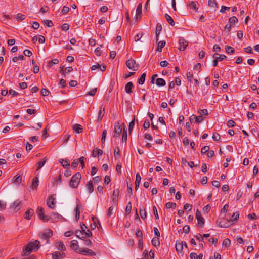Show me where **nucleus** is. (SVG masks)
I'll use <instances>...</instances> for the list:
<instances>
[{"instance_id": "f257e3e1", "label": "nucleus", "mask_w": 259, "mask_h": 259, "mask_svg": "<svg viewBox=\"0 0 259 259\" xmlns=\"http://www.w3.org/2000/svg\"><path fill=\"white\" fill-rule=\"evenodd\" d=\"M40 242L38 240L34 242H30L23 248L22 256H28L32 250L36 249L37 250L40 247Z\"/></svg>"}, {"instance_id": "f03ea898", "label": "nucleus", "mask_w": 259, "mask_h": 259, "mask_svg": "<svg viewBox=\"0 0 259 259\" xmlns=\"http://www.w3.org/2000/svg\"><path fill=\"white\" fill-rule=\"evenodd\" d=\"M81 178V175L80 173L77 172L74 175L71 180L70 181L69 185L71 188H77L78 184L80 183V179Z\"/></svg>"}, {"instance_id": "7ed1b4c3", "label": "nucleus", "mask_w": 259, "mask_h": 259, "mask_svg": "<svg viewBox=\"0 0 259 259\" xmlns=\"http://www.w3.org/2000/svg\"><path fill=\"white\" fill-rule=\"evenodd\" d=\"M22 206V201L19 200H16L13 203L11 204L9 209L14 212H17L21 209Z\"/></svg>"}, {"instance_id": "20e7f679", "label": "nucleus", "mask_w": 259, "mask_h": 259, "mask_svg": "<svg viewBox=\"0 0 259 259\" xmlns=\"http://www.w3.org/2000/svg\"><path fill=\"white\" fill-rule=\"evenodd\" d=\"M126 66L130 69L133 71H137L139 68V65L136 63L135 60L131 59L126 62Z\"/></svg>"}, {"instance_id": "39448f33", "label": "nucleus", "mask_w": 259, "mask_h": 259, "mask_svg": "<svg viewBox=\"0 0 259 259\" xmlns=\"http://www.w3.org/2000/svg\"><path fill=\"white\" fill-rule=\"evenodd\" d=\"M47 205L51 209H54L56 205L55 195L50 196L47 200Z\"/></svg>"}, {"instance_id": "423d86ee", "label": "nucleus", "mask_w": 259, "mask_h": 259, "mask_svg": "<svg viewBox=\"0 0 259 259\" xmlns=\"http://www.w3.org/2000/svg\"><path fill=\"white\" fill-rule=\"evenodd\" d=\"M36 213L39 217V218L44 222H46L49 221V219L48 216L44 214V210L43 208L38 207L37 209Z\"/></svg>"}, {"instance_id": "0eeeda50", "label": "nucleus", "mask_w": 259, "mask_h": 259, "mask_svg": "<svg viewBox=\"0 0 259 259\" xmlns=\"http://www.w3.org/2000/svg\"><path fill=\"white\" fill-rule=\"evenodd\" d=\"M53 235V232L50 229L46 230L42 234H39L40 238L42 240L49 239Z\"/></svg>"}, {"instance_id": "6e6552de", "label": "nucleus", "mask_w": 259, "mask_h": 259, "mask_svg": "<svg viewBox=\"0 0 259 259\" xmlns=\"http://www.w3.org/2000/svg\"><path fill=\"white\" fill-rule=\"evenodd\" d=\"M179 44L180 45L179 49L181 51H184L188 45V42L182 37L179 39Z\"/></svg>"}, {"instance_id": "1a4fd4ad", "label": "nucleus", "mask_w": 259, "mask_h": 259, "mask_svg": "<svg viewBox=\"0 0 259 259\" xmlns=\"http://www.w3.org/2000/svg\"><path fill=\"white\" fill-rule=\"evenodd\" d=\"M122 132V127L120 125L119 123H117L115 124L114 129V135H113V137H119Z\"/></svg>"}, {"instance_id": "9d476101", "label": "nucleus", "mask_w": 259, "mask_h": 259, "mask_svg": "<svg viewBox=\"0 0 259 259\" xmlns=\"http://www.w3.org/2000/svg\"><path fill=\"white\" fill-rule=\"evenodd\" d=\"M196 218L198 221V224L200 226H202L204 224V220L202 217L201 212L197 210L196 213Z\"/></svg>"}, {"instance_id": "9b49d317", "label": "nucleus", "mask_w": 259, "mask_h": 259, "mask_svg": "<svg viewBox=\"0 0 259 259\" xmlns=\"http://www.w3.org/2000/svg\"><path fill=\"white\" fill-rule=\"evenodd\" d=\"M81 228L82 232L86 236L92 237V234L90 230L87 228V227L84 224L81 225Z\"/></svg>"}, {"instance_id": "f8f14e48", "label": "nucleus", "mask_w": 259, "mask_h": 259, "mask_svg": "<svg viewBox=\"0 0 259 259\" xmlns=\"http://www.w3.org/2000/svg\"><path fill=\"white\" fill-rule=\"evenodd\" d=\"M198 3L197 2L192 1L191 2H188L187 6H189L191 9H194L195 11H197L198 9Z\"/></svg>"}, {"instance_id": "ddd939ff", "label": "nucleus", "mask_w": 259, "mask_h": 259, "mask_svg": "<svg viewBox=\"0 0 259 259\" xmlns=\"http://www.w3.org/2000/svg\"><path fill=\"white\" fill-rule=\"evenodd\" d=\"M119 190L118 189L114 190L112 195V201L114 204H116L118 201L119 195Z\"/></svg>"}, {"instance_id": "4468645a", "label": "nucleus", "mask_w": 259, "mask_h": 259, "mask_svg": "<svg viewBox=\"0 0 259 259\" xmlns=\"http://www.w3.org/2000/svg\"><path fill=\"white\" fill-rule=\"evenodd\" d=\"M73 71V68L72 67H67L65 68L64 71V66H62L60 68V73H62L63 75L65 76V73H70Z\"/></svg>"}, {"instance_id": "2eb2a0df", "label": "nucleus", "mask_w": 259, "mask_h": 259, "mask_svg": "<svg viewBox=\"0 0 259 259\" xmlns=\"http://www.w3.org/2000/svg\"><path fill=\"white\" fill-rule=\"evenodd\" d=\"M79 253L83 254H85L86 253L89 254L90 255H95V253L92 250L89 249H83L80 248L79 250Z\"/></svg>"}, {"instance_id": "dca6fc26", "label": "nucleus", "mask_w": 259, "mask_h": 259, "mask_svg": "<svg viewBox=\"0 0 259 259\" xmlns=\"http://www.w3.org/2000/svg\"><path fill=\"white\" fill-rule=\"evenodd\" d=\"M134 85L132 82H128L125 86V91L126 93L131 94L132 92V89Z\"/></svg>"}, {"instance_id": "f3484780", "label": "nucleus", "mask_w": 259, "mask_h": 259, "mask_svg": "<svg viewBox=\"0 0 259 259\" xmlns=\"http://www.w3.org/2000/svg\"><path fill=\"white\" fill-rule=\"evenodd\" d=\"M39 180H38V175L36 176L32 180V188L34 189H36L38 186Z\"/></svg>"}, {"instance_id": "a211bd4d", "label": "nucleus", "mask_w": 259, "mask_h": 259, "mask_svg": "<svg viewBox=\"0 0 259 259\" xmlns=\"http://www.w3.org/2000/svg\"><path fill=\"white\" fill-rule=\"evenodd\" d=\"M60 162L64 168H68L70 166V161L68 159H61Z\"/></svg>"}, {"instance_id": "6ab92c4d", "label": "nucleus", "mask_w": 259, "mask_h": 259, "mask_svg": "<svg viewBox=\"0 0 259 259\" xmlns=\"http://www.w3.org/2000/svg\"><path fill=\"white\" fill-rule=\"evenodd\" d=\"M64 255V253H60L59 252H55L52 254L53 259H62Z\"/></svg>"}, {"instance_id": "aec40b11", "label": "nucleus", "mask_w": 259, "mask_h": 259, "mask_svg": "<svg viewBox=\"0 0 259 259\" xmlns=\"http://www.w3.org/2000/svg\"><path fill=\"white\" fill-rule=\"evenodd\" d=\"M34 213V211L32 209H29L25 213L24 218L27 220H30L31 217Z\"/></svg>"}, {"instance_id": "412c9836", "label": "nucleus", "mask_w": 259, "mask_h": 259, "mask_svg": "<svg viewBox=\"0 0 259 259\" xmlns=\"http://www.w3.org/2000/svg\"><path fill=\"white\" fill-rule=\"evenodd\" d=\"M86 188L89 193H91L94 191V187L93 185V182L90 180L86 185Z\"/></svg>"}, {"instance_id": "4be33fe9", "label": "nucleus", "mask_w": 259, "mask_h": 259, "mask_svg": "<svg viewBox=\"0 0 259 259\" xmlns=\"http://www.w3.org/2000/svg\"><path fill=\"white\" fill-rule=\"evenodd\" d=\"M213 58L217 59L218 61H221L227 58L226 55L223 54H219L218 53L214 54L213 55Z\"/></svg>"}, {"instance_id": "5701e85b", "label": "nucleus", "mask_w": 259, "mask_h": 259, "mask_svg": "<svg viewBox=\"0 0 259 259\" xmlns=\"http://www.w3.org/2000/svg\"><path fill=\"white\" fill-rule=\"evenodd\" d=\"M164 17L169 25L171 26H174L175 25V22L170 16L166 13L164 15Z\"/></svg>"}, {"instance_id": "b1692460", "label": "nucleus", "mask_w": 259, "mask_h": 259, "mask_svg": "<svg viewBox=\"0 0 259 259\" xmlns=\"http://www.w3.org/2000/svg\"><path fill=\"white\" fill-rule=\"evenodd\" d=\"M103 154V151L99 149H95L93 150L92 155L93 157H96L97 155L101 156Z\"/></svg>"}, {"instance_id": "393cba45", "label": "nucleus", "mask_w": 259, "mask_h": 259, "mask_svg": "<svg viewBox=\"0 0 259 259\" xmlns=\"http://www.w3.org/2000/svg\"><path fill=\"white\" fill-rule=\"evenodd\" d=\"M162 30V26L160 23H158L156 25V40H158L159 39V35L160 34V31Z\"/></svg>"}, {"instance_id": "a878e982", "label": "nucleus", "mask_w": 259, "mask_h": 259, "mask_svg": "<svg viewBox=\"0 0 259 259\" xmlns=\"http://www.w3.org/2000/svg\"><path fill=\"white\" fill-rule=\"evenodd\" d=\"M155 83L157 86H164L166 84L165 81L163 78H157L156 80Z\"/></svg>"}, {"instance_id": "bb28decb", "label": "nucleus", "mask_w": 259, "mask_h": 259, "mask_svg": "<svg viewBox=\"0 0 259 259\" xmlns=\"http://www.w3.org/2000/svg\"><path fill=\"white\" fill-rule=\"evenodd\" d=\"M55 246L56 248L60 250H65L66 248L63 243L61 242H57L55 243Z\"/></svg>"}, {"instance_id": "cd10ccee", "label": "nucleus", "mask_w": 259, "mask_h": 259, "mask_svg": "<svg viewBox=\"0 0 259 259\" xmlns=\"http://www.w3.org/2000/svg\"><path fill=\"white\" fill-rule=\"evenodd\" d=\"M183 249V243L181 242H176V249L178 252L182 253Z\"/></svg>"}, {"instance_id": "c85d7f7f", "label": "nucleus", "mask_w": 259, "mask_h": 259, "mask_svg": "<svg viewBox=\"0 0 259 259\" xmlns=\"http://www.w3.org/2000/svg\"><path fill=\"white\" fill-rule=\"evenodd\" d=\"M146 73H143L141 77H140V78L138 79V82L139 84H144V82H145V78H146Z\"/></svg>"}, {"instance_id": "c756f323", "label": "nucleus", "mask_w": 259, "mask_h": 259, "mask_svg": "<svg viewBox=\"0 0 259 259\" xmlns=\"http://www.w3.org/2000/svg\"><path fill=\"white\" fill-rule=\"evenodd\" d=\"M225 51L228 54H233L235 52L234 49L229 46H226L225 47Z\"/></svg>"}, {"instance_id": "7c9ffc66", "label": "nucleus", "mask_w": 259, "mask_h": 259, "mask_svg": "<svg viewBox=\"0 0 259 259\" xmlns=\"http://www.w3.org/2000/svg\"><path fill=\"white\" fill-rule=\"evenodd\" d=\"M73 130L77 133H80L82 131V128L81 127V125L78 124H75L74 125Z\"/></svg>"}, {"instance_id": "2f4dec72", "label": "nucleus", "mask_w": 259, "mask_h": 259, "mask_svg": "<svg viewBox=\"0 0 259 259\" xmlns=\"http://www.w3.org/2000/svg\"><path fill=\"white\" fill-rule=\"evenodd\" d=\"M152 244L154 246H158L160 245L159 237H154L152 240Z\"/></svg>"}, {"instance_id": "473e14b6", "label": "nucleus", "mask_w": 259, "mask_h": 259, "mask_svg": "<svg viewBox=\"0 0 259 259\" xmlns=\"http://www.w3.org/2000/svg\"><path fill=\"white\" fill-rule=\"evenodd\" d=\"M239 217V213L238 212H234L233 215L231 217V218L230 219V222H234L237 220Z\"/></svg>"}, {"instance_id": "72a5a7b5", "label": "nucleus", "mask_w": 259, "mask_h": 259, "mask_svg": "<svg viewBox=\"0 0 259 259\" xmlns=\"http://www.w3.org/2000/svg\"><path fill=\"white\" fill-rule=\"evenodd\" d=\"M142 5L141 3H140L138 5L137 8H136V15L137 17L138 16H140L142 13Z\"/></svg>"}, {"instance_id": "f704fd0d", "label": "nucleus", "mask_w": 259, "mask_h": 259, "mask_svg": "<svg viewBox=\"0 0 259 259\" xmlns=\"http://www.w3.org/2000/svg\"><path fill=\"white\" fill-rule=\"evenodd\" d=\"M127 130L125 128H124L123 133H122V141L123 142H124L125 144L126 143L127 141Z\"/></svg>"}, {"instance_id": "c9c22d12", "label": "nucleus", "mask_w": 259, "mask_h": 259, "mask_svg": "<svg viewBox=\"0 0 259 259\" xmlns=\"http://www.w3.org/2000/svg\"><path fill=\"white\" fill-rule=\"evenodd\" d=\"M84 234L82 232V231L77 230L75 232V235L76 236V237L81 239H82L83 238H84Z\"/></svg>"}, {"instance_id": "e433bc0d", "label": "nucleus", "mask_w": 259, "mask_h": 259, "mask_svg": "<svg viewBox=\"0 0 259 259\" xmlns=\"http://www.w3.org/2000/svg\"><path fill=\"white\" fill-rule=\"evenodd\" d=\"M165 41H160L158 44L157 47V51L161 52L162 49L165 46Z\"/></svg>"}, {"instance_id": "4c0bfd02", "label": "nucleus", "mask_w": 259, "mask_h": 259, "mask_svg": "<svg viewBox=\"0 0 259 259\" xmlns=\"http://www.w3.org/2000/svg\"><path fill=\"white\" fill-rule=\"evenodd\" d=\"M167 209L174 208L175 209L177 206L176 203L167 202L165 204Z\"/></svg>"}, {"instance_id": "58836bf2", "label": "nucleus", "mask_w": 259, "mask_h": 259, "mask_svg": "<svg viewBox=\"0 0 259 259\" xmlns=\"http://www.w3.org/2000/svg\"><path fill=\"white\" fill-rule=\"evenodd\" d=\"M46 161H47V158H44L41 161L37 163V170H39V169H40L44 165V164L46 163Z\"/></svg>"}, {"instance_id": "ea45409f", "label": "nucleus", "mask_w": 259, "mask_h": 259, "mask_svg": "<svg viewBox=\"0 0 259 259\" xmlns=\"http://www.w3.org/2000/svg\"><path fill=\"white\" fill-rule=\"evenodd\" d=\"M16 19L19 21H22L25 19V16L22 14L19 13L15 16Z\"/></svg>"}, {"instance_id": "a19ab883", "label": "nucleus", "mask_w": 259, "mask_h": 259, "mask_svg": "<svg viewBox=\"0 0 259 259\" xmlns=\"http://www.w3.org/2000/svg\"><path fill=\"white\" fill-rule=\"evenodd\" d=\"M105 108L101 107L99 113H98V119L99 121H101L102 120V117L104 116V114L103 113V112H104Z\"/></svg>"}, {"instance_id": "79ce46f5", "label": "nucleus", "mask_w": 259, "mask_h": 259, "mask_svg": "<svg viewBox=\"0 0 259 259\" xmlns=\"http://www.w3.org/2000/svg\"><path fill=\"white\" fill-rule=\"evenodd\" d=\"M81 207V205L78 204L77 205L76 209H75V213H76V219L77 220L79 219V215H80V208Z\"/></svg>"}, {"instance_id": "37998d69", "label": "nucleus", "mask_w": 259, "mask_h": 259, "mask_svg": "<svg viewBox=\"0 0 259 259\" xmlns=\"http://www.w3.org/2000/svg\"><path fill=\"white\" fill-rule=\"evenodd\" d=\"M140 214L142 219H144L146 218V211L145 209L140 208Z\"/></svg>"}, {"instance_id": "c03bdc74", "label": "nucleus", "mask_w": 259, "mask_h": 259, "mask_svg": "<svg viewBox=\"0 0 259 259\" xmlns=\"http://www.w3.org/2000/svg\"><path fill=\"white\" fill-rule=\"evenodd\" d=\"M208 5L213 8H217V4L215 0H209Z\"/></svg>"}, {"instance_id": "a18cd8bd", "label": "nucleus", "mask_w": 259, "mask_h": 259, "mask_svg": "<svg viewBox=\"0 0 259 259\" xmlns=\"http://www.w3.org/2000/svg\"><path fill=\"white\" fill-rule=\"evenodd\" d=\"M22 177L21 176L16 175L14 177V182L16 184H19L21 182Z\"/></svg>"}, {"instance_id": "49530a36", "label": "nucleus", "mask_w": 259, "mask_h": 259, "mask_svg": "<svg viewBox=\"0 0 259 259\" xmlns=\"http://www.w3.org/2000/svg\"><path fill=\"white\" fill-rule=\"evenodd\" d=\"M59 63V60L57 59H54L49 61L48 65L50 67H52L53 64H57Z\"/></svg>"}, {"instance_id": "de8ad7c7", "label": "nucleus", "mask_w": 259, "mask_h": 259, "mask_svg": "<svg viewBox=\"0 0 259 259\" xmlns=\"http://www.w3.org/2000/svg\"><path fill=\"white\" fill-rule=\"evenodd\" d=\"M230 244H231V241L228 238L225 239L223 240V243H222L223 246H225V247H228V246H230Z\"/></svg>"}, {"instance_id": "09e8293b", "label": "nucleus", "mask_w": 259, "mask_h": 259, "mask_svg": "<svg viewBox=\"0 0 259 259\" xmlns=\"http://www.w3.org/2000/svg\"><path fill=\"white\" fill-rule=\"evenodd\" d=\"M230 24H235L238 22V19L235 16H232L229 19Z\"/></svg>"}, {"instance_id": "8fccbe9b", "label": "nucleus", "mask_w": 259, "mask_h": 259, "mask_svg": "<svg viewBox=\"0 0 259 259\" xmlns=\"http://www.w3.org/2000/svg\"><path fill=\"white\" fill-rule=\"evenodd\" d=\"M114 154L115 158H118L120 156V150L118 147H116L114 149Z\"/></svg>"}, {"instance_id": "3c124183", "label": "nucleus", "mask_w": 259, "mask_h": 259, "mask_svg": "<svg viewBox=\"0 0 259 259\" xmlns=\"http://www.w3.org/2000/svg\"><path fill=\"white\" fill-rule=\"evenodd\" d=\"M143 34H144V33L142 32L139 33L137 34L134 37L135 41H138L140 40V39L142 37Z\"/></svg>"}, {"instance_id": "603ef678", "label": "nucleus", "mask_w": 259, "mask_h": 259, "mask_svg": "<svg viewBox=\"0 0 259 259\" xmlns=\"http://www.w3.org/2000/svg\"><path fill=\"white\" fill-rule=\"evenodd\" d=\"M70 247L71 248L76 250L78 247V243L76 241H73L71 244Z\"/></svg>"}, {"instance_id": "864d4df0", "label": "nucleus", "mask_w": 259, "mask_h": 259, "mask_svg": "<svg viewBox=\"0 0 259 259\" xmlns=\"http://www.w3.org/2000/svg\"><path fill=\"white\" fill-rule=\"evenodd\" d=\"M85 159H86V158L83 156L81 157L78 159L79 162H80L81 163V166L82 168H83L85 166L84 162H85Z\"/></svg>"}, {"instance_id": "5fc2aeb1", "label": "nucleus", "mask_w": 259, "mask_h": 259, "mask_svg": "<svg viewBox=\"0 0 259 259\" xmlns=\"http://www.w3.org/2000/svg\"><path fill=\"white\" fill-rule=\"evenodd\" d=\"M212 139L215 141H218L220 139V135L217 133H214L213 134Z\"/></svg>"}, {"instance_id": "6e6d98bb", "label": "nucleus", "mask_w": 259, "mask_h": 259, "mask_svg": "<svg viewBox=\"0 0 259 259\" xmlns=\"http://www.w3.org/2000/svg\"><path fill=\"white\" fill-rule=\"evenodd\" d=\"M132 210V203L131 202H129L127 204V205L125 208V212L128 214L130 213Z\"/></svg>"}, {"instance_id": "4d7b16f0", "label": "nucleus", "mask_w": 259, "mask_h": 259, "mask_svg": "<svg viewBox=\"0 0 259 259\" xmlns=\"http://www.w3.org/2000/svg\"><path fill=\"white\" fill-rule=\"evenodd\" d=\"M106 134H107V130L104 129L103 131L102 138H101V142L102 143H104V142H105Z\"/></svg>"}, {"instance_id": "13d9d810", "label": "nucleus", "mask_w": 259, "mask_h": 259, "mask_svg": "<svg viewBox=\"0 0 259 259\" xmlns=\"http://www.w3.org/2000/svg\"><path fill=\"white\" fill-rule=\"evenodd\" d=\"M209 149V147L208 146H204L201 148V152L202 154L206 153Z\"/></svg>"}, {"instance_id": "bf43d9fd", "label": "nucleus", "mask_w": 259, "mask_h": 259, "mask_svg": "<svg viewBox=\"0 0 259 259\" xmlns=\"http://www.w3.org/2000/svg\"><path fill=\"white\" fill-rule=\"evenodd\" d=\"M61 182V175L60 174L54 180L53 184L56 183L57 184H60Z\"/></svg>"}, {"instance_id": "052dcab7", "label": "nucleus", "mask_w": 259, "mask_h": 259, "mask_svg": "<svg viewBox=\"0 0 259 259\" xmlns=\"http://www.w3.org/2000/svg\"><path fill=\"white\" fill-rule=\"evenodd\" d=\"M50 93L49 91L47 89H42L41 91V94L42 96H48Z\"/></svg>"}, {"instance_id": "680f3d73", "label": "nucleus", "mask_w": 259, "mask_h": 259, "mask_svg": "<svg viewBox=\"0 0 259 259\" xmlns=\"http://www.w3.org/2000/svg\"><path fill=\"white\" fill-rule=\"evenodd\" d=\"M6 207V203L0 200V210H4Z\"/></svg>"}, {"instance_id": "e2e57ef3", "label": "nucleus", "mask_w": 259, "mask_h": 259, "mask_svg": "<svg viewBox=\"0 0 259 259\" xmlns=\"http://www.w3.org/2000/svg\"><path fill=\"white\" fill-rule=\"evenodd\" d=\"M61 29L62 30L67 31L69 29V25L67 23H64L61 26Z\"/></svg>"}, {"instance_id": "0e129e2a", "label": "nucleus", "mask_w": 259, "mask_h": 259, "mask_svg": "<svg viewBox=\"0 0 259 259\" xmlns=\"http://www.w3.org/2000/svg\"><path fill=\"white\" fill-rule=\"evenodd\" d=\"M135 125V118L130 123L128 126L129 132L131 133Z\"/></svg>"}, {"instance_id": "69168bd1", "label": "nucleus", "mask_w": 259, "mask_h": 259, "mask_svg": "<svg viewBox=\"0 0 259 259\" xmlns=\"http://www.w3.org/2000/svg\"><path fill=\"white\" fill-rule=\"evenodd\" d=\"M97 92V88H94L90 91L87 94V95L94 96Z\"/></svg>"}, {"instance_id": "338daca9", "label": "nucleus", "mask_w": 259, "mask_h": 259, "mask_svg": "<svg viewBox=\"0 0 259 259\" xmlns=\"http://www.w3.org/2000/svg\"><path fill=\"white\" fill-rule=\"evenodd\" d=\"M235 124V122L232 120H229L227 122V125L229 127H234Z\"/></svg>"}, {"instance_id": "774afa93", "label": "nucleus", "mask_w": 259, "mask_h": 259, "mask_svg": "<svg viewBox=\"0 0 259 259\" xmlns=\"http://www.w3.org/2000/svg\"><path fill=\"white\" fill-rule=\"evenodd\" d=\"M192 205L190 204H188V203L185 204L184 206V209L186 210L188 209V210L190 211L192 209Z\"/></svg>"}]
</instances>
